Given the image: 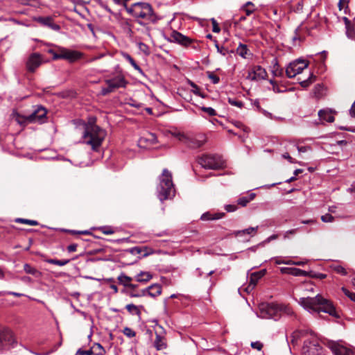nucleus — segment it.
<instances>
[{"label": "nucleus", "mask_w": 355, "mask_h": 355, "mask_svg": "<svg viewBox=\"0 0 355 355\" xmlns=\"http://www.w3.org/2000/svg\"><path fill=\"white\" fill-rule=\"evenodd\" d=\"M301 304L309 312L319 313L322 311L336 318H340V315L336 311L333 303L320 294L314 297L302 298Z\"/></svg>", "instance_id": "f257e3e1"}, {"label": "nucleus", "mask_w": 355, "mask_h": 355, "mask_svg": "<svg viewBox=\"0 0 355 355\" xmlns=\"http://www.w3.org/2000/svg\"><path fill=\"white\" fill-rule=\"evenodd\" d=\"M106 136L105 130L98 125L89 123L85 126L83 135L84 143L91 146L94 151H99L103 140Z\"/></svg>", "instance_id": "f03ea898"}, {"label": "nucleus", "mask_w": 355, "mask_h": 355, "mask_svg": "<svg viewBox=\"0 0 355 355\" xmlns=\"http://www.w3.org/2000/svg\"><path fill=\"white\" fill-rule=\"evenodd\" d=\"M157 193L158 198L162 202L172 199L175 195L172 173L167 168H164L159 176Z\"/></svg>", "instance_id": "7ed1b4c3"}, {"label": "nucleus", "mask_w": 355, "mask_h": 355, "mask_svg": "<svg viewBox=\"0 0 355 355\" xmlns=\"http://www.w3.org/2000/svg\"><path fill=\"white\" fill-rule=\"evenodd\" d=\"M260 317L278 320L283 314L292 315L293 311L288 306L275 303H263L259 306Z\"/></svg>", "instance_id": "20e7f679"}, {"label": "nucleus", "mask_w": 355, "mask_h": 355, "mask_svg": "<svg viewBox=\"0 0 355 355\" xmlns=\"http://www.w3.org/2000/svg\"><path fill=\"white\" fill-rule=\"evenodd\" d=\"M126 10L135 18H141L148 21L155 22L156 17L150 4L138 2L132 4Z\"/></svg>", "instance_id": "39448f33"}, {"label": "nucleus", "mask_w": 355, "mask_h": 355, "mask_svg": "<svg viewBox=\"0 0 355 355\" xmlns=\"http://www.w3.org/2000/svg\"><path fill=\"white\" fill-rule=\"evenodd\" d=\"M198 163L206 169L218 170L225 166V162L219 155H202L198 159Z\"/></svg>", "instance_id": "423d86ee"}, {"label": "nucleus", "mask_w": 355, "mask_h": 355, "mask_svg": "<svg viewBox=\"0 0 355 355\" xmlns=\"http://www.w3.org/2000/svg\"><path fill=\"white\" fill-rule=\"evenodd\" d=\"M309 66V61L303 59H297L288 64L286 68V75L288 78H294L302 73Z\"/></svg>", "instance_id": "0eeeda50"}, {"label": "nucleus", "mask_w": 355, "mask_h": 355, "mask_svg": "<svg viewBox=\"0 0 355 355\" xmlns=\"http://www.w3.org/2000/svg\"><path fill=\"white\" fill-rule=\"evenodd\" d=\"M155 338L153 342V346L157 351L164 350L168 348V340L166 336V331L164 329L159 326L155 331Z\"/></svg>", "instance_id": "6e6552de"}, {"label": "nucleus", "mask_w": 355, "mask_h": 355, "mask_svg": "<svg viewBox=\"0 0 355 355\" xmlns=\"http://www.w3.org/2000/svg\"><path fill=\"white\" fill-rule=\"evenodd\" d=\"M15 343L13 334L11 330L6 327H0V348L10 346Z\"/></svg>", "instance_id": "1a4fd4ad"}, {"label": "nucleus", "mask_w": 355, "mask_h": 355, "mask_svg": "<svg viewBox=\"0 0 355 355\" xmlns=\"http://www.w3.org/2000/svg\"><path fill=\"white\" fill-rule=\"evenodd\" d=\"M46 110L42 105H40L35 109L32 114L27 116L29 123L37 122L43 123L46 118Z\"/></svg>", "instance_id": "9d476101"}, {"label": "nucleus", "mask_w": 355, "mask_h": 355, "mask_svg": "<svg viewBox=\"0 0 355 355\" xmlns=\"http://www.w3.org/2000/svg\"><path fill=\"white\" fill-rule=\"evenodd\" d=\"M302 351L304 355H323V348L318 342H304Z\"/></svg>", "instance_id": "9b49d317"}, {"label": "nucleus", "mask_w": 355, "mask_h": 355, "mask_svg": "<svg viewBox=\"0 0 355 355\" xmlns=\"http://www.w3.org/2000/svg\"><path fill=\"white\" fill-rule=\"evenodd\" d=\"M169 41L178 43L183 46H189L193 40L177 31H173L169 37Z\"/></svg>", "instance_id": "f8f14e48"}, {"label": "nucleus", "mask_w": 355, "mask_h": 355, "mask_svg": "<svg viewBox=\"0 0 355 355\" xmlns=\"http://www.w3.org/2000/svg\"><path fill=\"white\" fill-rule=\"evenodd\" d=\"M105 83L113 91L119 88H125L128 84V81L123 75H118L112 78L106 79Z\"/></svg>", "instance_id": "ddd939ff"}, {"label": "nucleus", "mask_w": 355, "mask_h": 355, "mask_svg": "<svg viewBox=\"0 0 355 355\" xmlns=\"http://www.w3.org/2000/svg\"><path fill=\"white\" fill-rule=\"evenodd\" d=\"M42 62V55L37 53H32L26 62V67L31 72H34L35 70L40 66Z\"/></svg>", "instance_id": "4468645a"}, {"label": "nucleus", "mask_w": 355, "mask_h": 355, "mask_svg": "<svg viewBox=\"0 0 355 355\" xmlns=\"http://www.w3.org/2000/svg\"><path fill=\"white\" fill-rule=\"evenodd\" d=\"M83 53L75 50H70L62 47V56L63 60H68L69 62H74L82 58Z\"/></svg>", "instance_id": "2eb2a0df"}, {"label": "nucleus", "mask_w": 355, "mask_h": 355, "mask_svg": "<svg viewBox=\"0 0 355 355\" xmlns=\"http://www.w3.org/2000/svg\"><path fill=\"white\" fill-rule=\"evenodd\" d=\"M267 72L262 67L259 65L254 66L252 70L249 72L248 78L252 80H259L266 79L267 77Z\"/></svg>", "instance_id": "dca6fc26"}, {"label": "nucleus", "mask_w": 355, "mask_h": 355, "mask_svg": "<svg viewBox=\"0 0 355 355\" xmlns=\"http://www.w3.org/2000/svg\"><path fill=\"white\" fill-rule=\"evenodd\" d=\"M205 142V138L203 135L196 137H186L184 144L189 148L196 149L201 147Z\"/></svg>", "instance_id": "f3484780"}, {"label": "nucleus", "mask_w": 355, "mask_h": 355, "mask_svg": "<svg viewBox=\"0 0 355 355\" xmlns=\"http://www.w3.org/2000/svg\"><path fill=\"white\" fill-rule=\"evenodd\" d=\"M35 20L42 25L48 26L54 31H59L60 29V26L55 24L53 18L51 17H39Z\"/></svg>", "instance_id": "a211bd4d"}, {"label": "nucleus", "mask_w": 355, "mask_h": 355, "mask_svg": "<svg viewBox=\"0 0 355 355\" xmlns=\"http://www.w3.org/2000/svg\"><path fill=\"white\" fill-rule=\"evenodd\" d=\"M266 274V269H263L259 271L252 272L250 275L249 286H252V288H254L257 285L258 281L261 277H263Z\"/></svg>", "instance_id": "6ab92c4d"}, {"label": "nucleus", "mask_w": 355, "mask_h": 355, "mask_svg": "<svg viewBox=\"0 0 355 355\" xmlns=\"http://www.w3.org/2000/svg\"><path fill=\"white\" fill-rule=\"evenodd\" d=\"M225 214L223 212H218V213H214L212 214L209 211H207L202 214L200 216V220H218L220 218H222L225 216Z\"/></svg>", "instance_id": "aec40b11"}, {"label": "nucleus", "mask_w": 355, "mask_h": 355, "mask_svg": "<svg viewBox=\"0 0 355 355\" xmlns=\"http://www.w3.org/2000/svg\"><path fill=\"white\" fill-rule=\"evenodd\" d=\"M331 110L328 109H322L319 110L318 116L320 119L325 121L329 123H332L334 121L335 118L331 114Z\"/></svg>", "instance_id": "412c9836"}, {"label": "nucleus", "mask_w": 355, "mask_h": 355, "mask_svg": "<svg viewBox=\"0 0 355 355\" xmlns=\"http://www.w3.org/2000/svg\"><path fill=\"white\" fill-rule=\"evenodd\" d=\"M272 64L271 71L272 75L276 77H283L284 69L279 66L277 58L272 60Z\"/></svg>", "instance_id": "4be33fe9"}, {"label": "nucleus", "mask_w": 355, "mask_h": 355, "mask_svg": "<svg viewBox=\"0 0 355 355\" xmlns=\"http://www.w3.org/2000/svg\"><path fill=\"white\" fill-rule=\"evenodd\" d=\"M148 289L147 295L155 297L162 293V286L160 284H155L146 288Z\"/></svg>", "instance_id": "5701e85b"}, {"label": "nucleus", "mask_w": 355, "mask_h": 355, "mask_svg": "<svg viewBox=\"0 0 355 355\" xmlns=\"http://www.w3.org/2000/svg\"><path fill=\"white\" fill-rule=\"evenodd\" d=\"M258 226L255 227H248L247 229H244V230H237V231H234L233 232V234L236 236V237H239V236H243L244 235H250V236H253L255 234V233L257 232V230H258Z\"/></svg>", "instance_id": "b1692460"}, {"label": "nucleus", "mask_w": 355, "mask_h": 355, "mask_svg": "<svg viewBox=\"0 0 355 355\" xmlns=\"http://www.w3.org/2000/svg\"><path fill=\"white\" fill-rule=\"evenodd\" d=\"M153 278V275L149 272L141 271L135 277V279L139 283H147Z\"/></svg>", "instance_id": "393cba45"}, {"label": "nucleus", "mask_w": 355, "mask_h": 355, "mask_svg": "<svg viewBox=\"0 0 355 355\" xmlns=\"http://www.w3.org/2000/svg\"><path fill=\"white\" fill-rule=\"evenodd\" d=\"M148 250V248L147 247L139 246L134 247L128 250V251L132 254H140L142 252H144V254L141 256L142 257H145L151 254V252H149Z\"/></svg>", "instance_id": "a878e982"}, {"label": "nucleus", "mask_w": 355, "mask_h": 355, "mask_svg": "<svg viewBox=\"0 0 355 355\" xmlns=\"http://www.w3.org/2000/svg\"><path fill=\"white\" fill-rule=\"evenodd\" d=\"M234 51L243 58H246L247 55L250 53V50L248 48V46L242 43L239 44V46Z\"/></svg>", "instance_id": "bb28decb"}, {"label": "nucleus", "mask_w": 355, "mask_h": 355, "mask_svg": "<svg viewBox=\"0 0 355 355\" xmlns=\"http://www.w3.org/2000/svg\"><path fill=\"white\" fill-rule=\"evenodd\" d=\"M256 194L254 193H250L248 196H243L237 200V204L241 207H245L248 202L254 200Z\"/></svg>", "instance_id": "cd10ccee"}, {"label": "nucleus", "mask_w": 355, "mask_h": 355, "mask_svg": "<svg viewBox=\"0 0 355 355\" xmlns=\"http://www.w3.org/2000/svg\"><path fill=\"white\" fill-rule=\"evenodd\" d=\"M335 355H355L354 352L343 346H338L334 349Z\"/></svg>", "instance_id": "c85d7f7f"}, {"label": "nucleus", "mask_w": 355, "mask_h": 355, "mask_svg": "<svg viewBox=\"0 0 355 355\" xmlns=\"http://www.w3.org/2000/svg\"><path fill=\"white\" fill-rule=\"evenodd\" d=\"M119 283L120 284H122L125 287H128V285L131 283L132 281V278L127 276L125 273H121L117 278Z\"/></svg>", "instance_id": "c756f323"}, {"label": "nucleus", "mask_w": 355, "mask_h": 355, "mask_svg": "<svg viewBox=\"0 0 355 355\" xmlns=\"http://www.w3.org/2000/svg\"><path fill=\"white\" fill-rule=\"evenodd\" d=\"M93 352V355H105L106 353L105 349L100 343H94L91 347Z\"/></svg>", "instance_id": "7c9ffc66"}, {"label": "nucleus", "mask_w": 355, "mask_h": 355, "mask_svg": "<svg viewBox=\"0 0 355 355\" xmlns=\"http://www.w3.org/2000/svg\"><path fill=\"white\" fill-rule=\"evenodd\" d=\"M139 308H143V306H137L133 304H127L125 309L127 311L132 315H137L139 316L141 315V311Z\"/></svg>", "instance_id": "2f4dec72"}, {"label": "nucleus", "mask_w": 355, "mask_h": 355, "mask_svg": "<svg viewBox=\"0 0 355 355\" xmlns=\"http://www.w3.org/2000/svg\"><path fill=\"white\" fill-rule=\"evenodd\" d=\"M24 270L27 274L33 275L36 277H39L41 275L40 271L28 263L24 264Z\"/></svg>", "instance_id": "473e14b6"}, {"label": "nucleus", "mask_w": 355, "mask_h": 355, "mask_svg": "<svg viewBox=\"0 0 355 355\" xmlns=\"http://www.w3.org/2000/svg\"><path fill=\"white\" fill-rule=\"evenodd\" d=\"M313 271H305L303 270H301L300 268H293V273L292 275L295 277H309V275H312Z\"/></svg>", "instance_id": "72a5a7b5"}, {"label": "nucleus", "mask_w": 355, "mask_h": 355, "mask_svg": "<svg viewBox=\"0 0 355 355\" xmlns=\"http://www.w3.org/2000/svg\"><path fill=\"white\" fill-rule=\"evenodd\" d=\"M46 262L51 263V264L63 266H65L67 263H69L70 262V259H49L46 260Z\"/></svg>", "instance_id": "f704fd0d"}, {"label": "nucleus", "mask_w": 355, "mask_h": 355, "mask_svg": "<svg viewBox=\"0 0 355 355\" xmlns=\"http://www.w3.org/2000/svg\"><path fill=\"white\" fill-rule=\"evenodd\" d=\"M123 57L130 62V64L134 67V69L142 73L143 71L141 68L137 64L135 60L128 54L124 53Z\"/></svg>", "instance_id": "c9c22d12"}, {"label": "nucleus", "mask_w": 355, "mask_h": 355, "mask_svg": "<svg viewBox=\"0 0 355 355\" xmlns=\"http://www.w3.org/2000/svg\"><path fill=\"white\" fill-rule=\"evenodd\" d=\"M13 114H14V116L15 117L16 121L19 125L24 126V125H26L27 124V123H29L28 122V119H27V116H22V115H21L20 114H19L17 112H15Z\"/></svg>", "instance_id": "e433bc0d"}, {"label": "nucleus", "mask_w": 355, "mask_h": 355, "mask_svg": "<svg viewBox=\"0 0 355 355\" xmlns=\"http://www.w3.org/2000/svg\"><path fill=\"white\" fill-rule=\"evenodd\" d=\"M148 289L144 288L141 290L140 291L136 292V291H128L127 292L128 295L130 297H140L147 295Z\"/></svg>", "instance_id": "4c0bfd02"}, {"label": "nucleus", "mask_w": 355, "mask_h": 355, "mask_svg": "<svg viewBox=\"0 0 355 355\" xmlns=\"http://www.w3.org/2000/svg\"><path fill=\"white\" fill-rule=\"evenodd\" d=\"M346 35L349 39L355 40V25L351 24L345 27Z\"/></svg>", "instance_id": "58836bf2"}, {"label": "nucleus", "mask_w": 355, "mask_h": 355, "mask_svg": "<svg viewBox=\"0 0 355 355\" xmlns=\"http://www.w3.org/2000/svg\"><path fill=\"white\" fill-rule=\"evenodd\" d=\"M214 42H215V46L217 49L218 52L220 53L221 55H226L227 53H235L234 50L230 51L223 46H220L219 44H218V42L216 40H214Z\"/></svg>", "instance_id": "ea45409f"}, {"label": "nucleus", "mask_w": 355, "mask_h": 355, "mask_svg": "<svg viewBox=\"0 0 355 355\" xmlns=\"http://www.w3.org/2000/svg\"><path fill=\"white\" fill-rule=\"evenodd\" d=\"M15 222L19 223H24V224H26V225H37L39 224V223L37 220L21 218H16Z\"/></svg>", "instance_id": "a19ab883"}, {"label": "nucleus", "mask_w": 355, "mask_h": 355, "mask_svg": "<svg viewBox=\"0 0 355 355\" xmlns=\"http://www.w3.org/2000/svg\"><path fill=\"white\" fill-rule=\"evenodd\" d=\"M189 85L193 89H192V92L199 96H201L202 98L205 97V95H203L200 91L199 87L193 82L189 80Z\"/></svg>", "instance_id": "79ce46f5"}, {"label": "nucleus", "mask_w": 355, "mask_h": 355, "mask_svg": "<svg viewBox=\"0 0 355 355\" xmlns=\"http://www.w3.org/2000/svg\"><path fill=\"white\" fill-rule=\"evenodd\" d=\"M227 101L230 105L233 106H236L239 108H242L243 107V103L241 101H239L236 98L228 97Z\"/></svg>", "instance_id": "37998d69"}, {"label": "nucleus", "mask_w": 355, "mask_h": 355, "mask_svg": "<svg viewBox=\"0 0 355 355\" xmlns=\"http://www.w3.org/2000/svg\"><path fill=\"white\" fill-rule=\"evenodd\" d=\"M303 332L302 331H295L293 332L292 335L291 336V342L293 345L297 342V340L302 336Z\"/></svg>", "instance_id": "c03bdc74"}, {"label": "nucleus", "mask_w": 355, "mask_h": 355, "mask_svg": "<svg viewBox=\"0 0 355 355\" xmlns=\"http://www.w3.org/2000/svg\"><path fill=\"white\" fill-rule=\"evenodd\" d=\"M49 53L53 55V60H59L62 59V47L59 48L58 52L55 51L53 49L49 50Z\"/></svg>", "instance_id": "a18cd8bd"}, {"label": "nucleus", "mask_w": 355, "mask_h": 355, "mask_svg": "<svg viewBox=\"0 0 355 355\" xmlns=\"http://www.w3.org/2000/svg\"><path fill=\"white\" fill-rule=\"evenodd\" d=\"M207 77L211 80L213 84H217L220 81V78L218 76L215 75L211 71H207Z\"/></svg>", "instance_id": "49530a36"}, {"label": "nucleus", "mask_w": 355, "mask_h": 355, "mask_svg": "<svg viewBox=\"0 0 355 355\" xmlns=\"http://www.w3.org/2000/svg\"><path fill=\"white\" fill-rule=\"evenodd\" d=\"M99 230L105 235H110L114 233L113 229L109 226L101 227H99Z\"/></svg>", "instance_id": "de8ad7c7"}, {"label": "nucleus", "mask_w": 355, "mask_h": 355, "mask_svg": "<svg viewBox=\"0 0 355 355\" xmlns=\"http://www.w3.org/2000/svg\"><path fill=\"white\" fill-rule=\"evenodd\" d=\"M123 333L128 338H133L136 336V333L130 327H125L123 330Z\"/></svg>", "instance_id": "09e8293b"}, {"label": "nucleus", "mask_w": 355, "mask_h": 355, "mask_svg": "<svg viewBox=\"0 0 355 355\" xmlns=\"http://www.w3.org/2000/svg\"><path fill=\"white\" fill-rule=\"evenodd\" d=\"M201 110L204 112L207 113L210 116H214L216 115V112L214 109L210 107H202Z\"/></svg>", "instance_id": "8fccbe9b"}, {"label": "nucleus", "mask_w": 355, "mask_h": 355, "mask_svg": "<svg viewBox=\"0 0 355 355\" xmlns=\"http://www.w3.org/2000/svg\"><path fill=\"white\" fill-rule=\"evenodd\" d=\"M138 46H139V50L141 51H142L143 53H144L146 55L150 54L149 47L146 44H144L143 42H139L138 44Z\"/></svg>", "instance_id": "3c124183"}, {"label": "nucleus", "mask_w": 355, "mask_h": 355, "mask_svg": "<svg viewBox=\"0 0 355 355\" xmlns=\"http://www.w3.org/2000/svg\"><path fill=\"white\" fill-rule=\"evenodd\" d=\"M172 135L175 138H177L179 141H182V143H184V141L186 139V137H187V135H185L184 134H183L179 131H175V132H173Z\"/></svg>", "instance_id": "603ef678"}, {"label": "nucleus", "mask_w": 355, "mask_h": 355, "mask_svg": "<svg viewBox=\"0 0 355 355\" xmlns=\"http://www.w3.org/2000/svg\"><path fill=\"white\" fill-rule=\"evenodd\" d=\"M342 291L351 300L355 302V293L350 292L346 288L342 287Z\"/></svg>", "instance_id": "864d4df0"}, {"label": "nucleus", "mask_w": 355, "mask_h": 355, "mask_svg": "<svg viewBox=\"0 0 355 355\" xmlns=\"http://www.w3.org/2000/svg\"><path fill=\"white\" fill-rule=\"evenodd\" d=\"M321 220L324 223H331L334 220V217L329 214H326L321 216Z\"/></svg>", "instance_id": "5fc2aeb1"}, {"label": "nucleus", "mask_w": 355, "mask_h": 355, "mask_svg": "<svg viewBox=\"0 0 355 355\" xmlns=\"http://www.w3.org/2000/svg\"><path fill=\"white\" fill-rule=\"evenodd\" d=\"M250 345L253 349H256L259 351H261L263 347V343L260 341L252 342Z\"/></svg>", "instance_id": "6e6d98bb"}, {"label": "nucleus", "mask_w": 355, "mask_h": 355, "mask_svg": "<svg viewBox=\"0 0 355 355\" xmlns=\"http://www.w3.org/2000/svg\"><path fill=\"white\" fill-rule=\"evenodd\" d=\"M309 277L312 278L324 279L327 277V275L324 273H316L313 271L312 275H309Z\"/></svg>", "instance_id": "4d7b16f0"}, {"label": "nucleus", "mask_w": 355, "mask_h": 355, "mask_svg": "<svg viewBox=\"0 0 355 355\" xmlns=\"http://www.w3.org/2000/svg\"><path fill=\"white\" fill-rule=\"evenodd\" d=\"M334 270L337 273L340 274L342 275H346L347 273L345 268L341 266H336Z\"/></svg>", "instance_id": "13d9d810"}, {"label": "nucleus", "mask_w": 355, "mask_h": 355, "mask_svg": "<svg viewBox=\"0 0 355 355\" xmlns=\"http://www.w3.org/2000/svg\"><path fill=\"white\" fill-rule=\"evenodd\" d=\"M211 23H212V31L214 33H219L220 31V27L218 26V23L215 20V19H211Z\"/></svg>", "instance_id": "bf43d9fd"}, {"label": "nucleus", "mask_w": 355, "mask_h": 355, "mask_svg": "<svg viewBox=\"0 0 355 355\" xmlns=\"http://www.w3.org/2000/svg\"><path fill=\"white\" fill-rule=\"evenodd\" d=\"M76 355H93V352L91 349L89 350L79 349L76 352Z\"/></svg>", "instance_id": "052dcab7"}, {"label": "nucleus", "mask_w": 355, "mask_h": 355, "mask_svg": "<svg viewBox=\"0 0 355 355\" xmlns=\"http://www.w3.org/2000/svg\"><path fill=\"white\" fill-rule=\"evenodd\" d=\"M238 207L236 205H227L225 207V209L227 212H233L235 211L237 209Z\"/></svg>", "instance_id": "680f3d73"}, {"label": "nucleus", "mask_w": 355, "mask_h": 355, "mask_svg": "<svg viewBox=\"0 0 355 355\" xmlns=\"http://www.w3.org/2000/svg\"><path fill=\"white\" fill-rule=\"evenodd\" d=\"M293 268L282 267L280 268L281 273L292 275Z\"/></svg>", "instance_id": "e2e57ef3"}, {"label": "nucleus", "mask_w": 355, "mask_h": 355, "mask_svg": "<svg viewBox=\"0 0 355 355\" xmlns=\"http://www.w3.org/2000/svg\"><path fill=\"white\" fill-rule=\"evenodd\" d=\"M114 91L110 88V86H107V87H103L101 89V94L103 96H106L109 94L110 93L113 92Z\"/></svg>", "instance_id": "0e129e2a"}, {"label": "nucleus", "mask_w": 355, "mask_h": 355, "mask_svg": "<svg viewBox=\"0 0 355 355\" xmlns=\"http://www.w3.org/2000/svg\"><path fill=\"white\" fill-rule=\"evenodd\" d=\"M312 83H313V80H310V79H306L300 83V85L302 87H307Z\"/></svg>", "instance_id": "69168bd1"}, {"label": "nucleus", "mask_w": 355, "mask_h": 355, "mask_svg": "<svg viewBox=\"0 0 355 355\" xmlns=\"http://www.w3.org/2000/svg\"><path fill=\"white\" fill-rule=\"evenodd\" d=\"M282 157L287 159L290 163H297V162L290 156L288 153H284Z\"/></svg>", "instance_id": "338daca9"}, {"label": "nucleus", "mask_w": 355, "mask_h": 355, "mask_svg": "<svg viewBox=\"0 0 355 355\" xmlns=\"http://www.w3.org/2000/svg\"><path fill=\"white\" fill-rule=\"evenodd\" d=\"M349 114L352 117H355V101L352 103L349 110Z\"/></svg>", "instance_id": "774afa93"}]
</instances>
